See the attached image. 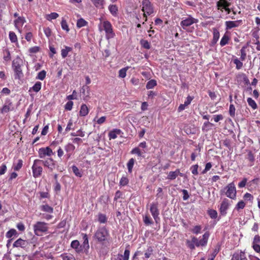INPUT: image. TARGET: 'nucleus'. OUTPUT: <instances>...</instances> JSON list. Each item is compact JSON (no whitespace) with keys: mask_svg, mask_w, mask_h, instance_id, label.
I'll use <instances>...</instances> for the list:
<instances>
[{"mask_svg":"<svg viewBox=\"0 0 260 260\" xmlns=\"http://www.w3.org/2000/svg\"><path fill=\"white\" fill-rule=\"evenodd\" d=\"M179 173V169H177L175 171H174V172H173V171L170 172L168 174L167 178L170 180H174L178 176Z\"/></svg>","mask_w":260,"mask_h":260,"instance_id":"24","label":"nucleus"},{"mask_svg":"<svg viewBox=\"0 0 260 260\" xmlns=\"http://www.w3.org/2000/svg\"><path fill=\"white\" fill-rule=\"evenodd\" d=\"M61 26L62 29L65 30L68 32L70 30L68 23L64 19H62L61 22Z\"/></svg>","mask_w":260,"mask_h":260,"instance_id":"47","label":"nucleus"},{"mask_svg":"<svg viewBox=\"0 0 260 260\" xmlns=\"http://www.w3.org/2000/svg\"><path fill=\"white\" fill-rule=\"evenodd\" d=\"M128 67L127 68H124L121 69H120L119 71V77L120 78H123L125 77L126 75V71L127 70Z\"/></svg>","mask_w":260,"mask_h":260,"instance_id":"44","label":"nucleus"},{"mask_svg":"<svg viewBox=\"0 0 260 260\" xmlns=\"http://www.w3.org/2000/svg\"><path fill=\"white\" fill-rule=\"evenodd\" d=\"M52 153V149L49 147L41 148L39 150V156L41 158L45 157L46 155L50 156Z\"/></svg>","mask_w":260,"mask_h":260,"instance_id":"11","label":"nucleus"},{"mask_svg":"<svg viewBox=\"0 0 260 260\" xmlns=\"http://www.w3.org/2000/svg\"><path fill=\"white\" fill-rule=\"evenodd\" d=\"M209 235L210 234L208 232H206L203 235L202 239L199 240L200 246H205L207 245Z\"/></svg>","mask_w":260,"mask_h":260,"instance_id":"18","label":"nucleus"},{"mask_svg":"<svg viewBox=\"0 0 260 260\" xmlns=\"http://www.w3.org/2000/svg\"><path fill=\"white\" fill-rule=\"evenodd\" d=\"M87 24V22L83 18H80L78 20L77 22V26L78 28H81L83 26H84L86 25Z\"/></svg>","mask_w":260,"mask_h":260,"instance_id":"39","label":"nucleus"},{"mask_svg":"<svg viewBox=\"0 0 260 260\" xmlns=\"http://www.w3.org/2000/svg\"><path fill=\"white\" fill-rule=\"evenodd\" d=\"M229 40V37L227 35L224 34L220 40V45L221 46H224V45L228 44Z\"/></svg>","mask_w":260,"mask_h":260,"instance_id":"31","label":"nucleus"},{"mask_svg":"<svg viewBox=\"0 0 260 260\" xmlns=\"http://www.w3.org/2000/svg\"><path fill=\"white\" fill-rule=\"evenodd\" d=\"M42 83L40 82H37L32 87L31 89L36 92L39 91L41 88Z\"/></svg>","mask_w":260,"mask_h":260,"instance_id":"38","label":"nucleus"},{"mask_svg":"<svg viewBox=\"0 0 260 260\" xmlns=\"http://www.w3.org/2000/svg\"><path fill=\"white\" fill-rule=\"evenodd\" d=\"M23 161L21 159H19L16 164H14V170L15 171H19L22 167Z\"/></svg>","mask_w":260,"mask_h":260,"instance_id":"43","label":"nucleus"},{"mask_svg":"<svg viewBox=\"0 0 260 260\" xmlns=\"http://www.w3.org/2000/svg\"><path fill=\"white\" fill-rule=\"evenodd\" d=\"M153 251V248L151 246L148 247L144 253L145 258H149L152 254Z\"/></svg>","mask_w":260,"mask_h":260,"instance_id":"35","label":"nucleus"},{"mask_svg":"<svg viewBox=\"0 0 260 260\" xmlns=\"http://www.w3.org/2000/svg\"><path fill=\"white\" fill-rule=\"evenodd\" d=\"M229 204L226 199H224L222 201L220 208V214L225 215L226 214V210L229 208Z\"/></svg>","mask_w":260,"mask_h":260,"instance_id":"14","label":"nucleus"},{"mask_svg":"<svg viewBox=\"0 0 260 260\" xmlns=\"http://www.w3.org/2000/svg\"><path fill=\"white\" fill-rule=\"evenodd\" d=\"M28 244V242L21 238L17 239L13 244V247L25 248Z\"/></svg>","mask_w":260,"mask_h":260,"instance_id":"16","label":"nucleus"},{"mask_svg":"<svg viewBox=\"0 0 260 260\" xmlns=\"http://www.w3.org/2000/svg\"><path fill=\"white\" fill-rule=\"evenodd\" d=\"M14 108L13 107L12 103L10 100L7 99L5 101V105L3 108L1 109L0 111L1 113H8L10 111L13 110Z\"/></svg>","mask_w":260,"mask_h":260,"instance_id":"12","label":"nucleus"},{"mask_svg":"<svg viewBox=\"0 0 260 260\" xmlns=\"http://www.w3.org/2000/svg\"><path fill=\"white\" fill-rule=\"evenodd\" d=\"M121 131L118 129H115L109 133V137L110 139H115L117 138V135H119Z\"/></svg>","mask_w":260,"mask_h":260,"instance_id":"20","label":"nucleus"},{"mask_svg":"<svg viewBox=\"0 0 260 260\" xmlns=\"http://www.w3.org/2000/svg\"><path fill=\"white\" fill-rule=\"evenodd\" d=\"M143 221L146 225H149L153 223L152 219L147 215L143 217Z\"/></svg>","mask_w":260,"mask_h":260,"instance_id":"42","label":"nucleus"},{"mask_svg":"<svg viewBox=\"0 0 260 260\" xmlns=\"http://www.w3.org/2000/svg\"><path fill=\"white\" fill-rule=\"evenodd\" d=\"M108 9L110 12L113 16H116L117 15L118 7L116 5H110L109 6Z\"/></svg>","mask_w":260,"mask_h":260,"instance_id":"23","label":"nucleus"},{"mask_svg":"<svg viewBox=\"0 0 260 260\" xmlns=\"http://www.w3.org/2000/svg\"><path fill=\"white\" fill-rule=\"evenodd\" d=\"M157 82L154 79H151L149 80L146 84V88L147 89H150L153 88L154 87L156 86Z\"/></svg>","mask_w":260,"mask_h":260,"instance_id":"30","label":"nucleus"},{"mask_svg":"<svg viewBox=\"0 0 260 260\" xmlns=\"http://www.w3.org/2000/svg\"><path fill=\"white\" fill-rule=\"evenodd\" d=\"M23 64L22 60L19 57L17 56L13 61H12V68L15 72V78L20 79L23 76V74L22 73V70L21 69V66Z\"/></svg>","mask_w":260,"mask_h":260,"instance_id":"2","label":"nucleus"},{"mask_svg":"<svg viewBox=\"0 0 260 260\" xmlns=\"http://www.w3.org/2000/svg\"><path fill=\"white\" fill-rule=\"evenodd\" d=\"M71 247L75 249L76 252L77 253H82V249L81 246V244H80V242L77 240H73L71 244Z\"/></svg>","mask_w":260,"mask_h":260,"instance_id":"15","label":"nucleus"},{"mask_svg":"<svg viewBox=\"0 0 260 260\" xmlns=\"http://www.w3.org/2000/svg\"><path fill=\"white\" fill-rule=\"evenodd\" d=\"M247 103L249 106H250L253 110L257 109V106L255 102L251 98L247 99Z\"/></svg>","mask_w":260,"mask_h":260,"instance_id":"33","label":"nucleus"},{"mask_svg":"<svg viewBox=\"0 0 260 260\" xmlns=\"http://www.w3.org/2000/svg\"><path fill=\"white\" fill-rule=\"evenodd\" d=\"M71 135L74 137L80 136L81 137H83L85 135L84 132H82L81 129H79L78 131H77L76 133H72L71 134Z\"/></svg>","mask_w":260,"mask_h":260,"instance_id":"58","label":"nucleus"},{"mask_svg":"<svg viewBox=\"0 0 260 260\" xmlns=\"http://www.w3.org/2000/svg\"><path fill=\"white\" fill-rule=\"evenodd\" d=\"M94 6L99 9H103L105 4V0H91Z\"/></svg>","mask_w":260,"mask_h":260,"instance_id":"19","label":"nucleus"},{"mask_svg":"<svg viewBox=\"0 0 260 260\" xmlns=\"http://www.w3.org/2000/svg\"><path fill=\"white\" fill-rule=\"evenodd\" d=\"M145 151H140L139 147H136L131 151V153L137 154L138 156L144 157L143 154L145 153Z\"/></svg>","mask_w":260,"mask_h":260,"instance_id":"25","label":"nucleus"},{"mask_svg":"<svg viewBox=\"0 0 260 260\" xmlns=\"http://www.w3.org/2000/svg\"><path fill=\"white\" fill-rule=\"evenodd\" d=\"M4 59L6 61H9L11 60L10 52L8 49H6L4 52Z\"/></svg>","mask_w":260,"mask_h":260,"instance_id":"51","label":"nucleus"},{"mask_svg":"<svg viewBox=\"0 0 260 260\" xmlns=\"http://www.w3.org/2000/svg\"><path fill=\"white\" fill-rule=\"evenodd\" d=\"M109 236V232L105 227H102L98 229L95 232L93 237L100 243L104 244L107 241V238Z\"/></svg>","mask_w":260,"mask_h":260,"instance_id":"3","label":"nucleus"},{"mask_svg":"<svg viewBox=\"0 0 260 260\" xmlns=\"http://www.w3.org/2000/svg\"><path fill=\"white\" fill-rule=\"evenodd\" d=\"M72 171L73 172V173L75 174V175L77 176V177H82V174L81 173V172L79 171L78 168L75 165L73 166L72 167Z\"/></svg>","mask_w":260,"mask_h":260,"instance_id":"46","label":"nucleus"},{"mask_svg":"<svg viewBox=\"0 0 260 260\" xmlns=\"http://www.w3.org/2000/svg\"><path fill=\"white\" fill-rule=\"evenodd\" d=\"M46 72L44 70H42V71L40 72L38 76L37 77V79H40L41 80H43L45 79L46 77Z\"/></svg>","mask_w":260,"mask_h":260,"instance_id":"54","label":"nucleus"},{"mask_svg":"<svg viewBox=\"0 0 260 260\" xmlns=\"http://www.w3.org/2000/svg\"><path fill=\"white\" fill-rule=\"evenodd\" d=\"M198 165H194L191 167L190 170L191 171V173L192 174L197 175L198 174Z\"/></svg>","mask_w":260,"mask_h":260,"instance_id":"59","label":"nucleus"},{"mask_svg":"<svg viewBox=\"0 0 260 260\" xmlns=\"http://www.w3.org/2000/svg\"><path fill=\"white\" fill-rule=\"evenodd\" d=\"M140 43L143 48L147 49L150 48V44L148 41L142 39L140 41Z\"/></svg>","mask_w":260,"mask_h":260,"instance_id":"41","label":"nucleus"},{"mask_svg":"<svg viewBox=\"0 0 260 260\" xmlns=\"http://www.w3.org/2000/svg\"><path fill=\"white\" fill-rule=\"evenodd\" d=\"M89 112L88 109L85 104H83L81 106L80 110L79 112L81 116H85Z\"/></svg>","mask_w":260,"mask_h":260,"instance_id":"21","label":"nucleus"},{"mask_svg":"<svg viewBox=\"0 0 260 260\" xmlns=\"http://www.w3.org/2000/svg\"><path fill=\"white\" fill-rule=\"evenodd\" d=\"M245 206V203L243 201H241L238 203L237 204L235 209L237 210H239L240 209H243Z\"/></svg>","mask_w":260,"mask_h":260,"instance_id":"56","label":"nucleus"},{"mask_svg":"<svg viewBox=\"0 0 260 260\" xmlns=\"http://www.w3.org/2000/svg\"><path fill=\"white\" fill-rule=\"evenodd\" d=\"M135 161V159L133 158H132L128 160L127 164L128 172L129 173H131L132 172V169L134 165Z\"/></svg>","mask_w":260,"mask_h":260,"instance_id":"32","label":"nucleus"},{"mask_svg":"<svg viewBox=\"0 0 260 260\" xmlns=\"http://www.w3.org/2000/svg\"><path fill=\"white\" fill-rule=\"evenodd\" d=\"M25 22V20L24 18L21 17H18L17 19L14 21V23L16 26H17V24H23Z\"/></svg>","mask_w":260,"mask_h":260,"instance_id":"55","label":"nucleus"},{"mask_svg":"<svg viewBox=\"0 0 260 260\" xmlns=\"http://www.w3.org/2000/svg\"><path fill=\"white\" fill-rule=\"evenodd\" d=\"M33 229L35 235L40 236L41 233L48 231V224L44 222L38 221L33 225Z\"/></svg>","mask_w":260,"mask_h":260,"instance_id":"4","label":"nucleus"},{"mask_svg":"<svg viewBox=\"0 0 260 260\" xmlns=\"http://www.w3.org/2000/svg\"><path fill=\"white\" fill-rule=\"evenodd\" d=\"M234 63L236 66V69L237 70L241 69L243 67V63L240 61L238 58H236L233 60Z\"/></svg>","mask_w":260,"mask_h":260,"instance_id":"53","label":"nucleus"},{"mask_svg":"<svg viewBox=\"0 0 260 260\" xmlns=\"http://www.w3.org/2000/svg\"><path fill=\"white\" fill-rule=\"evenodd\" d=\"M18 234L16 230L11 229L8 231L6 234V237L9 239H12L13 236H18Z\"/></svg>","mask_w":260,"mask_h":260,"instance_id":"22","label":"nucleus"},{"mask_svg":"<svg viewBox=\"0 0 260 260\" xmlns=\"http://www.w3.org/2000/svg\"><path fill=\"white\" fill-rule=\"evenodd\" d=\"M41 164L48 168L50 172H52L55 167V161L51 158H48L45 160H41Z\"/></svg>","mask_w":260,"mask_h":260,"instance_id":"9","label":"nucleus"},{"mask_svg":"<svg viewBox=\"0 0 260 260\" xmlns=\"http://www.w3.org/2000/svg\"><path fill=\"white\" fill-rule=\"evenodd\" d=\"M246 48H247V46H243L242 47L241 49L240 50V52H241L240 59L242 61H244L246 58V53L245 49Z\"/></svg>","mask_w":260,"mask_h":260,"instance_id":"37","label":"nucleus"},{"mask_svg":"<svg viewBox=\"0 0 260 260\" xmlns=\"http://www.w3.org/2000/svg\"><path fill=\"white\" fill-rule=\"evenodd\" d=\"M186 244L188 248H189L191 250H193L195 249V246L194 243L192 242V240L190 241L189 240H187L186 242Z\"/></svg>","mask_w":260,"mask_h":260,"instance_id":"62","label":"nucleus"},{"mask_svg":"<svg viewBox=\"0 0 260 260\" xmlns=\"http://www.w3.org/2000/svg\"><path fill=\"white\" fill-rule=\"evenodd\" d=\"M219 36L220 34L219 31L216 29H214L213 31V38L212 41V45L215 44L217 43L219 38Z\"/></svg>","mask_w":260,"mask_h":260,"instance_id":"27","label":"nucleus"},{"mask_svg":"<svg viewBox=\"0 0 260 260\" xmlns=\"http://www.w3.org/2000/svg\"><path fill=\"white\" fill-rule=\"evenodd\" d=\"M41 209L43 211L48 212V213H53V208L47 204L42 205L41 206Z\"/></svg>","mask_w":260,"mask_h":260,"instance_id":"34","label":"nucleus"},{"mask_svg":"<svg viewBox=\"0 0 260 260\" xmlns=\"http://www.w3.org/2000/svg\"><path fill=\"white\" fill-rule=\"evenodd\" d=\"M246 158L250 161V162L251 163L250 166H252L253 165L255 158L253 154L252 153L251 151H249L248 152Z\"/></svg>","mask_w":260,"mask_h":260,"instance_id":"40","label":"nucleus"},{"mask_svg":"<svg viewBox=\"0 0 260 260\" xmlns=\"http://www.w3.org/2000/svg\"><path fill=\"white\" fill-rule=\"evenodd\" d=\"M103 27L106 34L107 39H110L113 38L115 36V34L113 30L111 23L108 21H104Z\"/></svg>","mask_w":260,"mask_h":260,"instance_id":"6","label":"nucleus"},{"mask_svg":"<svg viewBox=\"0 0 260 260\" xmlns=\"http://www.w3.org/2000/svg\"><path fill=\"white\" fill-rule=\"evenodd\" d=\"M75 147L72 144L69 143L65 146V150L67 152H72L75 150Z\"/></svg>","mask_w":260,"mask_h":260,"instance_id":"48","label":"nucleus"},{"mask_svg":"<svg viewBox=\"0 0 260 260\" xmlns=\"http://www.w3.org/2000/svg\"><path fill=\"white\" fill-rule=\"evenodd\" d=\"M222 5L224 7L231 6V3L227 1V0H220L216 3L217 6Z\"/></svg>","mask_w":260,"mask_h":260,"instance_id":"52","label":"nucleus"},{"mask_svg":"<svg viewBox=\"0 0 260 260\" xmlns=\"http://www.w3.org/2000/svg\"><path fill=\"white\" fill-rule=\"evenodd\" d=\"M129 182V180L126 177L123 176L119 182L120 185L121 186H125Z\"/></svg>","mask_w":260,"mask_h":260,"instance_id":"50","label":"nucleus"},{"mask_svg":"<svg viewBox=\"0 0 260 260\" xmlns=\"http://www.w3.org/2000/svg\"><path fill=\"white\" fill-rule=\"evenodd\" d=\"M62 260H76L75 257L71 254H68L67 253H63L60 256Z\"/></svg>","mask_w":260,"mask_h":260,"instance_id":"28","label":"nucleus"},{"mask_svg":"<svg viewBox=\"0 0 260 260\" xmlns=\"http://www.w3.org/2000/svg\"><path fill=\"white\" fill-rule=\"evenodd\" d=\"M71 51H72V48L68 46H65V48L62 49L61 51L62 57L63 58H66L67 56L68 53Z\"/></svg>","mask_w":260,"mask_h":260,"instance_id":"26","label":"nucleus"},{"mask_svg":"<svg viewBox=\"0 0 260 260\" xmlns=\"http://www.w3.org/2000/svg\"><path fill=\"white\" fill-rule=\"evenodd\" d=\"M181 191L183 194V200L184 201L188 200L189 198V195L188 194V191L186 189H181Z\"/></svg>","mask_w":260,"mask_h":260,"instance_id":"64","label":"nucleus"},{"mask_svg":"<svg viewBox=\"0 0 260 260\" xmlns=\"http://www.w3.org/2000/svg\"><path fill=\"white\" fill-rule=\"evenodd\" d=\"M150 211L152 216H156L157 215L159 214L157 203H152L150 204Z\"/></svg>","mask_w":260,"mask_h":260,"instance_id":"17","label":"nucleus"},{"mask_svg":"<svg viewBox=\"0 0 260 260\" xmlns=\"http://www.w3.org/2000/svg\"><path fill=\"white\" fill-rule=\"evenodd\" d=\"M237 78L238 79H239V78L242 79L245 84H246V85L250 84L249 80L245 74H244V73L239 74L238 75H237Z\"/></svg>","mask_w":260,"mask_h":260,"instance_id":"29","label":"nucleus"},{"mask_svg":"<svg viewBox=\"0 0 260 260\" xmlns=\"http://www.w3.org/2000/svg\"><path fill=\"white\" fill-rule=\"evenodd\" d=\"M73 106V102L72 101L68 102L65 105L64 108L67 110L70 111L72 110Z\"/></svg>","mask_w":260,"mask_h":260,"instance_id":"60","label":"nucleus"},{"mask_svg":"<svg viewBox=\"0 0 260 260\" xmlns=\"http://www.w3.org/2000/svg\"><path fill=\"white\" fill-rule=\"evenodd\" d=\"M208 214L212 219H215L217 217V212L216 210L211 209L208 211Z\"/></svg>","mask_w":260,"mask_h":260,"instance_id":"45","label":"nucleus"},{"mask_svg":"<svg viewBox=\"0 0 260 260\" xmlns=\"http://www.w3.org/2000/svg\"><path fill=\"white\" fill-rule=\"evenodd\" d=\"M235 106L231 104L230 106L229 114L231 115V116L233 117L235 116Z\"/></svg>","mask_w":260,"mask_h":260,"instance_id":"63","label":"nucleus"},{"mask_svg":"<svg viewBox=\"0 0 260 260\" xmlns=\"http://www.w3.org/2000/svg\"><path fill=\"white\" fill-rule=\"evenodd\" d=\"M201 225H196L194 227L193 229L191 230V232L196 235L200 233L201 230Z\"/></svg>","mask_w":260,"mask_h":260,"instance_id":"61","label":"nucleus"},{"mask_svg":"<svg viewBox=\"0 0 260 260\" xmlns=\"http://www.w3.org/2000/svg\"><path fill=\"white\" fill-rule=\"evenodd\" d=\"M41 161L40 159H35L32 166V174L35 178L40 177L42 173L43 168L41 166Z\"/></svg>","mask_w":260,"mask_h":260,"instance_id":"5","label":"nucleus"},{"mask_svg":"<svg viewBox=\"0 0 260 260\" xmlns=\"http://www.w3.org/2000/svg\"><path fill=\"white\" fill-rule=\"evenodd\" d=\"M142 3L143 5L142 11L143 12H146L148 15L153 13V6L149 0H143Z\"/></svg>","mask_w":260,"mask_h":260,"instance_id":"7","label":"nucleus"},{"mask_svg":"<svg viewBox=\"0 0 260 260\" xmlns=\"http://www.w3.org/2000/svg\"><path fill=\"white\" fill-rule=\"evenodd\" d=\"M236 188L234 182L229 183L220 190V195L225 194L228 198L233 200L236 198Z\"/></svg>","mask_w":260,"mask_h":260,"instance_id":"1","label":"nucleus"},{"mask_svg":"<svg viewBox=\"0 0 260 260\" xmlns=\"http://www.w3.org/2000/svg\"><path fill=\"white\" fill-rule=\"evenodd\" d=\"M9 38L12 43H15L17 41V37L15 32L10 31L9 32Z\"/></svg>","mask_w":260,"mask_h":260,"instance_id":"49","label":"nucleus"},{"mask_svg":"<svg viewBox=\"0 0 260 260\" xmlns=\"http://www.w3.org/2000/svg\"><path fill=\"white\" fill-rule=\"evenodd\" d=\"M198 22V20L197 19L194 18L189 15L188 17L181 21L180 25L184 29H185L186 27L190 26L191 25L193 24V23H196Z\"/></svg>","mask_w":260,"mask_h":260,"instance_id":"8","label":"nucleus"},{"mask_svg":"<svg viewBox=\"0 0 260 260\" xmlns=\"http://www.w3.org/2000/svg\"><path fill=\"white\" fill-rule=\"evenodd\" d=\"M213 126V124L212 123H210V122L209 121H206L205 122H204V125L203 126V127H202V130L204 131H208L209 130L208 128H207L209 126Z\"/></svg>","mask_w":260,"mask_h":260,"instance_id":"57","label":"nucleus"},{"mask_svg":"<svg viewBox=\"0 0 260 260\" xmlns=\"http://www.w3.org/2000/svg\"><path fill=\"white\" fill-rule=\"evenodd\" d=\"M242 24V20L228 21L225 22L226 29H231L234 27H237Z\"/></svg>","mask_w":260,"mask_h":260,"instance_id":"13","label":"nucleus"},{"mask_svg":"<svg viewBox=\"0 0 260 260\" xmlns=\"http://www.w3.org/2000/svg\"><path fill=\"white\" fill-rule=\"evenodd\" d=\"M98 220L100 223H105L107 221V218L106 215L100 213L98 215Z\"/></svg>","mask_w":260,"mask_h":260,"instance_id":"36","label":"nucleus"},{"mask_svg":"<svg viewBox=\"0 0 260 260\" xmlns=\"http://www.w3.org/2000/svg\"><path fill=\"white\" fill-rule=\"evenodd\" d=\"M82 235L83 242L82 243V244H81V246L82 249V253L84 252L86 254H88L89 249L88 236L86 234H83Z\"/></svg>","mask_w":260,"mask_h":260,"instance_id":"10","label":"nucleus"}]
</instances>
